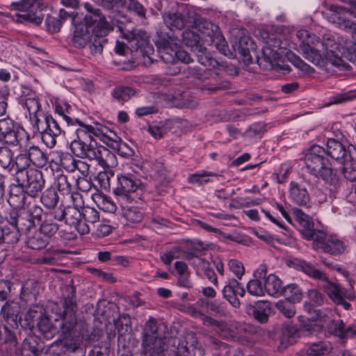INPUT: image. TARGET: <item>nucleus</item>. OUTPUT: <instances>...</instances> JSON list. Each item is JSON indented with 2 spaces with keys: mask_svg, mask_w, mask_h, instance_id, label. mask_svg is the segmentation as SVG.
<instances>
[{
  "mask_svg": "<svg viewBox=\"0 0 356 356\" xmlns=\"http://www.w3.org/2000/svg\"><path fill=\"white\" fill-rule=\"evenodd\" d=\"M75 121L79 124L80 128L76 129L77 139L72 141L70 149L76 156L93 160L98 146L95 143L87 144L84 141L88 138L90 139L92 136L98 138L108 146L113 148L118 147L119 137L107 127L98 122L86 124L78 119Z\"/></svg>",
  "mask_w": 356,
  "mask_h": 356,
  "instance_id": "obj_4",
  "label": "nucleus"
},
{
  "mask_svg": "<svg viewBox=\"0 0 356 356\" xmlns=\"http://www.w3.org/2000/svg\"><path fill=\"white\" fill-rule=\"evenodd\" d=\"M330 345L325 342L313 343L307 348L301 350L298 356H323L330 351Z\"/></svg>",
  "mask_w": 356,
  "mask_h": 356,
  "instance_id": "obj_35",
  "label": "nucleus"
},
{
  "mask_svg": "<svg viewBox=\"0 0 356 356\" xmlns=\"http://www.w3.org/2000/svg\"><path fill=\"white\" fill-rule=\"evenodd\" d=\"M93 160H96L98 164L104 170L113 168L118 165L115 154L104 146H98Z\"/></svg>",
  "mask_w": 356,
  "mask_h": 356,
  "instance_id": "obj_25",
  "label": "nucleus"
},
{
  "mask_svg": "<svg viewBox=\"0 0 356 356\" xmlns=\"http://www.w3.org/2000/svg\"><path fill=\"white\" fill-rule=\"evenodd\" d=\"M24 212L30 221L33 222V227H35L36 223L38 224L42 221L43 211L40 207L29 203L26 210L24 211Z\"/></svg>",
  "mask_w": 356,
  "mask_h": 356,
  "instance_id": "obj_48",
  "label": "nucleus"
},
{
  "mask_svg": "<svg viewBox=\"0 0 356 356\" xmlns=\"http://www.w3.org/2000/svg\"><path fill=\"white\" fill-rule=\"evenodd\" d=\"M350 145L347 149L338 140L330 138L327 141V149L321 146H312L305 156V165L307 172L315 177H321L326 183L335 185L339 177L332 167L328 156L341 163L353 154Z\"/></svg>",
  "mask_w": 356,
  "mask_h": 356,
  "instance_id": "obj_1",
  "label": "nucleus"
},
{
  "mask_svg": "<svg viewBox=\"0 0 356 356\" xmlns=\"http://www.w3.org/2000/svg\"><path fill=\"white\" fill-rule=\"evenodd\" d=\"M184 42L188 46L193 49L196 52L198 62L202 65L207 67H216L219 63L213 59L209 53L207 51V49L199 43L200 37L191 31H184L182 33Z\"/></svg>",
  "mask_w": 356,
  "mask_h": 356,
  "instance_id": "obj_14",
  "label": "nucleus"
},
{
  "mask_svg": "<svg viewBox=\"0 0 356 356\" xmlns=\"http://www.w3.org/2000/svg\"><path fill=\"white\" fill-rule=\"evenodd\" d=\"M168 131L167 123L163 122L150 124L148 127V132L156 139L162 138Z\"/></svg>",
  "mask_w": 356,
  "mask_h": 356,
  "instance_id": "obj_51",
  "label": "nucleus"
},
{
  "mask_svg": "<svg viewBox=\"0 0 356 356\" xmlns=\"http://www.w3.org/2000/svg\"><path fill=\"white\" fill-rule=\"evenodd\" d=\"M0 165L9 170L14 168L13 154L3 143L2 145H0Z\"/></svg>",
  "mask_w": 356,
  "mask_h": 356,
  "instance_id": "obj_43",
  "label": "nucleus"
},
{
  "mask_svg": "<svg viewBox=\"0 0 356 356\" xmlns=\"http://www.w3.org/2000/svg\"><path fill=\"white\" fill-rule=\"evenodd\" d=\"M160 58L167 63H173L176 60L177 44L171 38L166 40L160 38L156 41Z\"/></svg>",
  "mask_w": 356,
  "mask_h": 356,
  "instance_id": "obj_21",
  "label": "nucleus"
},
{
  "mask_svg": "<svg viewBox=\"0 0 356 356\" xmlns=\"http://www.w3.org/2000/svg\"><path fill=\"white\" fill-rule=\"evenodd\" d=\"M272 313V306L269 302L259 301L256 303L253 315L258 321L265 323Z\"/></svg>",
  "mask_w": 356,
  "mask_h": 356,
  "instance_id": "obj_37",
  "label": "nucleus"
},
{
  "mask_svg": "<svg viewBox=\"0 0 356 356\" xmlns=\"http://www.w3.org/2000/svg\"><path fill=\"white\" fill-rule=\"evenodd\" d=\"M293 213L296 220L300 225V231L307 240H314V236L321 231L314 229V222L312 218L298 208L293 209Z\"/></svg>",
  "mask_w": 356,
  "mask_h": 356,
  "instance_id": "obj_18",
  "label": "nucleus"
},
{
  "mask_svg": "<svg viewBox=\"0 0 356 356\" xmlns=\"http://www.w3.org/2000/svg\"><path fill=\"white\" fill-rule=\"evenodd\" d=\"M118 184L114 189V193L120 197L121 201L131 202L134 200L131 194L144 190L142 181L133 175H118Z\"/></svg>",
  "mask_w": 356,
  "mask_h": 356,
  "instance_id": "obj_13",
  "label": "nucleus"
},
{
  "mask_svg": "<svg viewBox=\"0 0 356 356\" xmlns=\"http://www.w3.org/2000/svg\"><path fill=\"white\" fill-rule=\"evenodd\" d=\"M74 25L75 29L72 40V43L76 47L83 48L92 40L90 30L82 23Z\"/></svg>",
  "mask_w": 356,
  "mask_h": 356,
  "instance_id": "obj_27",
  "label": "nucleus"
},
{
  "mask_svg": "<svg viewBox=\"0 0 356 356\" xmlns=\"http://www.w3.org/2000/svg\"><path fill=\"white\" fill-rule=\"evenodd\" d=\"M135 93L136 92L132 88L118 86L113 90L111 95L118 102L123 103L134 96Z\"/></svg>",
  "mask_w": 356,
  "mask_h": 356,
  "instance_id": "obj_41",
  "label": "nucleus"
},
{
  "mask_svg": "<svg viewBox=\"0 0 356 356\" xmlns=\"http://www.w3.org/2000/svg\"><path fill=\"white\" fill-rule=\"evenodd\" d=\"M70 108V106L66 103H58L55 106L56 112L67 123V124H74L75 120H73L68 117L66 113H68V110Z\"/></svg>",
  "mask_w": 356,
  "mask_h": 356,
  "instance_id": "obj_59",
  "label": "nucleus"
},
{
  "mask_svg": "<svg viewBox=\"0 0 356 356\" xmlns=\"http://www.w3.org/2000/svg\"><path fill=\"white\" fill-rule=\"evenodd\" d=\"M289 197L296 204L305 207H310V197L307 189L297 182L290 183Z\"/></svg>",
  "mask_w": 356,
  "mask_h": 356,
  "instance_id": "obj_26",
  "label": "nucleus"
},
{
  "mask_svg": "<svg viewBox=\"0 0 356 356\" xmlns=\"http://www.w3.org/2000/svg\"><path fill=\"white\" fill-rule=\"evenodd\" d=\"M8 222L10 225L16 227L22 233H26L33 227V222L30 221L24 211L20 215H17L16 213H11Z\"/></svg>",
  "mask_w": 356,
  "mask_h": 356,
  "instance_id": "obj_28",
  "label": "nucleus"
},
{
  "mask_svg": "<svg viewBox=\"0 0 356 356\" xmlns=\"http://www.w3.org/2000/svg\"><path fill=\"white\" fill-rule=\"evenodd\" d=\"M92 44L90 45V49L93 54H101L103 49V45L106 42L105 36H97L92 33Z\"/></svg>",
  "mask_w": 356,
  "mask_h": 356,
  "instance_id": "obj_60",
  "label": "nucleus"
},
{
  "mask_svg": "<svg viewBox=\"0 0 356 356\" xmlns=\"http://www.w3.org/2000/svg\"><path fill=\"white\" fill-rule=\"evenodd\" d=\"M275 307L282 315L287 318L293 317L296 312L295 303L285 298L278 300Z\"/></svg>",
  "mask_w": 356,
  "mask_h": 356,
  "instance_id": "obj_40",
  "label": "nucleus"
},
{
  "mask_svg": "<svg viewBox=\"0 0 356 356\" xmlns=\"http://www.w3.org/2000/svg\"><path fill=\"white\" fill-rule=\"evenodd\" d=\"M56 210L63 213L61 221L64 220L67 225L74 227L80 234L89 233L90 226L82 220V211L80 209L60 204Z\"/></svg>",
  "mask_w": 356,
  "mask_h": 356,
  "instance_id": "obj_16",
  "label": "nucleus"
},
{
  "mask_svg": "<svg viewBox=\"0 0 356 356\" xmlns=\"http://www.w3.org/2000/svg\"><path fill=\"white\" fill-rule=\"evenodd\" d=\"M38 326L40 331L47 335L49 333H54L57 329L51 325L49 318L42 314L38 321Z\"/></svg>",
  "mask_w": 356,
  "mask_h": 356,
  "instance_id": "obj_58",
  "label": "nucleus"
},
{
  "mask_svg": "<svg viewBox=\"0 0 356 356\" xmlns=\"http://www.w3.org/2000/svg\"><path fill=\"white\" fill-rule=\"evenodd\" d=\"M84 7L87 11L82 23L91 29L92 33L97 36H106L113 29L112 26L105 20L104 16L98 8H94L91 4L86 3Z\"/></svg>",
  "mask_w": 356,
  "mask_h": 356,
  "instance_id": "obj_10",
  "label": "nucleus"
},
{
  "mask_svg": "<svg viewBox=\"0 0 356 356\" xmlns=\"http://www.w3.org/2000/svg\"><path fill=\"white\" fill-rule=\"evenodd\" d=\"M195 23L197 30L205 37L212 35L213 31H216L218 26L213 24L209 21L202 19Z\"/></svg>",
  "mask_w": 356,
  "mask_h": 356,
  "instance_id": "obj_54",
  "label": "nucleus"
},
{
  "mask_svg": "<svg viewBox=\"0 0 356 356\" xmlns=\"http://www.w3.org/2000/svg\"><path fill=\"white\" fill-rule=\"evenodd\" d=\"M307 296L309 301L305 302L304 307L308 312H310L312 307H318L323 305V298L318 290L314 289L308 290Z\"/></svg>",
  "mask_w": 356,
  "mask_h": 356,
  "instance_id": "obj_44",
  "label": "nucleus"
},
{
  "mask_svg": "<svg viewBox=\"0 0 356 356\" xmlns=\"http://www.w3.org/2000/svg\"><path fill=\"white\" fill-rule=\"evenodd\" d=\"M265 291L269 296H281L282 293V282L280 279L274 274H270L268 276L266 275V278H264Z\"/></svg>",
  "mask_w": 356,
  "mask_h": 356,
  "instance_id": "obj_31",
  "label": "nucleus"
},
{
  "mask_svg": "<svg viewBox=\"0 0 356 356\" xmlns=\"http://www.w3.org/2000/svg\"><path fill=\"white\" fill-rule=\"evenodd\" d=\"M350 5V9L331 5L323 15L330 22L337 24L338 27L350 34L354 45L350 49L347 48L346 51L343 50L342 54L343 57L356 64V23L346 17L348 14L356 17V0L351 1Z\"/></svg>",
  "mask_w": 356,
  "mask_h": 356,
  "instance_id": "obj_5",
  "label": "nucleus"
},
{
  "mask_svg": "<svg viewBox=\"0 0 356 356\" xmlns=\"http://www.w3.org/2000/svg\"><path fill=\"white\" fill-rule=\"evenodd\" d=\"M118 29L122 33V37L130 44L131 51L140 50L145 63H153L151 55L154 53V48L149 44V37L145 31L138 29L124 31L120 26Z\"/></svg>",
  "mask_w": 356,
  "mask_h": 356,
  "instance_id": "obj_8",
  "label": "nucleus"
},
{
  "mask_svg": "<svg viewBox=\"0 0 356 356\" xmlns=\"http://www.w3.org/2000/svg\"><path fill=\"white\" fill-rule=\"evenodd\" d=\"M41 202L48 209H56L55 207L59 202V197L54 188L46 189L41 195Z\"/></svg>",
  "mask_w": 356,
  "mask_h": 356,
  "instance_id": "obj_39",
  "label": "nucleus"
},
{
  "mask_svg": "<svg viewBox=\"0 0 356 356\" xmlns=\"http://www.w3.org/2000/svg\"><path fill=\"white\" fill-rule=\"evenodd\" d=\"M266 43H268V41H266ZM262 54L264 59L270 63L275 61L279 58L277 51L275 49H272L268 44H266L265 46L262 47Z\"/></svg>",
  "mask_w": 356,
  "mask_h": 356,
  "instance_id": "obj_64",
  "label": "nucleus"
},
{
  "mask_svg": "<svg viewBox=\"0 0 356 356\" xmlns=\"http://www.w3.org/2000/svg\"><path fill=\"white\" fill-rule=\"evenodd\" d=\"M47 241L43 238L40 234H35L29 238L27 242L28 246L33 250H40L46 247Z\"/></svg>",
  "mask_w": 356,
  "mask_h": 356,
  "instance_id": "obj_61",
  "label": "nucleus"
},
{
  "mask_svg": "<svg viewBox=\"0 0 356 356\" xmlns=\"http://www.w3.org/2000/svg\"><path fill=\"white\" fill-rule=\"evenodd\" d=\"M17 306L14 308L10 304L6 303L1 308L0 315L11 325H17Z\"/></svg>",
  "mask_w": 356,
  "mask_h": 356,
  "instance_id": "obj_45",
  "label": "nucleus"
},
{
  "mask_svg": "<svg viewBox=\"0 0 356 356\" xmlns=\"http://www.w3.org/2000/svg\"><path fill=\"white\" fill-rule=\"evenodd\" d=\"M289 60L298 69L305 73L309 74L314 71L313 68L305 63L299 56L293 53L288 54Z\"/></svg>",
  "mask_w": 356,
  "mask_h": 356,
  "instance_id": "obj_55",
  "label": "nucleus"
},
{
  "mask_svg": "<svg viewBox=\"0 0 356 356\" xmlns=\"http://www.w3.org/2000/svg\"><path fill=\"white\" fill-rule=\"evenodd\" d=\"M223 297L234 307H238L240 302L238 296L243 297L245 290L236 279H230L222 290Z\"/></svg>",
  "mask_w": 356,
  "mask_h": 356,
  "instance_id": "obj_22",
  "label": "nucleus"
},
{
  "mask_svg": "<svg viewBox=\"0 0 356 356\" xmlns=\"http://www.w3.org/2000/svg\"><path fill=\"white\" fill-rule=\"evenodd\" d=\"M94 201L100 209L106 212L114 213L116 211L115 204L104 195H97Z\"/></svg>",
  "mask_w": 356,
  "mask_h": 356,
  "instance_id": "obj_50",
  "label": "nucleus"
},
{
  "mask_svg": "<svg viewBox=\"0 0 356 356\" xmlns=\"http://www.w3.org/2000/svg\"><path fill=\"white\" fill-rule=\"evenodd\" d=\"M267 268L261 265L254 273V279L250 280L247 284L248 292L255 296H262L265 293V287L263 285L264 278H266Z\"/></svg>",
  "mask_w": 356,
  "mask_h": 356,
  "instance_id": "obj_24",
  "label": "nucleus"
},
{
  "mask_svg": "<svg viewBox=\"0 0 356 356\" xmlns=\"http://www.w3.org/2000/svg\"><path fill=\"white\" fill-rule=\"evenodd\" d=\"M281 295L295 304L300 302L302 299V289L296 284H290L284 286Z\"/></svg>",
  "mask_w": 356,
  "mask_h": 356,
  "instance_id": "obj_38",
  "label": "nucleus"
},
{
  "mask_svg": "<svg viewBox=\"0 0 356 356\" xmlns=\"http://www.w3.org/2000/svg\"><path fill=\"white\" fill-rule=\"evenodd\" d=\"M42 7V0H20L10 4L11 10L16 12L15 20L17 22H30L37 25L42 22L40 15Z\"/></svg>",
  "mask_w": 356,
  "mask_h": 356,
  "instance_id": "obj_7",
  "label": "nucleus"
},
{
  "mask_svg": "<svg viewBox=\"0 0 356 356\" xmlns=\"http://www.w3.org/2000/svg\"><path fill=\"white\" fill-rule=\"evenodd\" d=\"M195 350L201 355H204V350L199 345L195 336L193 334H188L178 344L173 356H194Z\"/></svg>",
  "mask_w": 356,
  "mask_h": 356,
  "instance_id": "obj_19",
  "label": "nucleus"
},
{
  "mask_svg": "<svg viewBox=\"0 0 356 356\" xmlns=\"http://www.w3.org/2000/svg\"><path fill=\"white\" fill-rule=\"evenodd\" d=\"M120 8H124L128 11L134 12L141 17H145L146 10L145 8L136 0H123V3Z\"/></svg>",
  "mask_w": 356,
  "mask_h": 356,
  "instance_id": "obj_49",
  "label": "nucleus"
},
{
  "mask_svg": "<svg viewBox=\"0 0 356 356\" xmlns=\"http://www.w3.org/2000/svg\"><path fill=\"white\" fill-rule=\"evenodd\" d=\"M287 265L296 270L305 273L308 276L318 280L325 279V274L316 268L315 265L305 260L297 258L292 259L287 261Z\"/></svg>",
  "mask_w": 356,
  "mask_h": 356,
  "instance_id": "obj_23",
  "label": "nucleus"
},
{
  "mask_svg": "<svg viewBox=\"0 0 356 356\" xmlns=\"http://www.w3.org/2000/svg\"><path fill=\"white\" fill-rule=\"evenodd\" d=\"M353 154L349 155L348 159L341 162L343 163V174L344 177L350 181H356V149L354 146L350 147Z\"/></svg>",
  "mask_w": 356,
  "mask_h": 356,
  "instance_id": "obj_29",
  "label": "nucleus"
},
{
  "mask_svg": "<svg viewBox=\"0 0 356 356\" xmlns=\"http://www.w3.org/2000/svg\"><path fill=\"white\" fill-rule=\"evenodd\" d=\"M22 101H24V106L29 112V119L33 126L40 120L42 113L39 99L35 96H33L27 97L24 100L22 99Z\"/></svg>",
  "mask_w": 356,
  "mask_h": 356,
  "instance_id": "obj_30",
  "label": "nucleus"
},
{
  "mask_svg": "<svg viewBox=\"0 0 356 356\" xmlns=\"http://www.w3.org/2000/svg\"><path fill=\"white\" fill-rule=\"evenodd\" d=\"M209 40L208 42L213 44L217 49H218L222 54H226L227 51V42L222 35L219 31V28H217L216 31H213L212 35L208 37ZM207 41V39L205 38Z\"/></svg>",
  "mask_w": 356,
  "mask_h": 356,
  "instance_id": "obj_47",
  "label": "nucleus"
},
{
  "mask_svg": "<svg viewBox=\"0 0 356 356\" xmlns=\"http://www.w3.org/2000/svg\"><path fill=\"white\" fill-rule=\"evenodd\" d=\"M61 216L63 213L60 211H56V209L44 213V218L40 227V233L47 237L54 236L59 229L55 220L61 222Z\"/></svg>",
  "mask_w": 356,
  "mask_h": 356,
  "instance_id": "obj_20",
  "label": "nucleus"
},
{
  "mask_svg": "<svg viewBox=\"0 0 356 356\" xmlns=\"http://www.w3.org/2000/svg\"><path fill=\"white\" fill-rule=\"evenodd\" d=\"M8 202L13 207L24 208L26 205V195L24 191H21L18 194L11 192Z\"/></svg>",
  "mask_w": 356,
  "mask_h": 356,
  "instance_id": "obj_57",
  "label": "nucleus"
},
{
  "mask_svg": "<svg viewBox=\"0 0 356 356\" xmlns=\"http://www.w3.org/2000/svg\"><path fill=\"white\" fill-rule=\"evenodd\" d=\"M296 36L300 41V53L305 59L314 65H321L325 59L339 70L350 69V65L337 53L340 52L341 49L334 38L325 35L323 40H321L306 30L298 31Z\"/></svg>",
  "mask_w": 356,
  "mask_h": 356,
  "instance_id": "obj_3",
  "label": "nucleus"
},
{
  "mask_svg": "<svg viewBox=\"0 0 356 356\" xmlns=\"http://www.w3.org/2000/svg\"><path fill=\"white\" fill-rule=\"evenodd\" d=\"M82 211V220L86 224L94 225L99 220V212L94 208L86 207H83Z\"/></svg>",
  "mask_w": 356,
  "mask_h": 356,
  "instance_id": "obj_52",
  "label": "nucleus"
},
{
  "mask_svg": "<svg viewBox=\"0 0 356 356\" xmlns=\"http://www.w3.org/2000/svg\"><path fill=\"white\" fill-rule=\"evenodd\" d=\"M25 146H26L28 152L27 155L29 156L31 163L33 165L38 168H42L47 164V156L38 146L29 144L25 145Z\"/></svg>",
  "mask_w": 356,
  "mask_h": 356,
  "instance_id": "obj_33",
  "label": "nucleus"
},
{
  "mask_svg": "<svg viewBox=\"0 0 356 356\" xmlns=\"http://www.w3.org/2000/svg\"><path fill=\"white\" fill-rule=\"evenodd\" d=\"M192 265L197 268V270H202L207 278L215 286H218V279L213 270L210 267L209 263L199 257H193Z\"/></svg>",
  "mask_w": 356,
  "mask_h": 356,
  "instance_id": "obj_32",
  "label": "nucleus"
},
{
  "mask_svg": "<svg viewBox=\"0 0 356 356\" xmlns=\"http://www.w3.org/2000/svg\"><path fill=\"white\" fill-rule=\"evenodd\" d=\"M322 287L324 291L330 298L337 305H341L345 309L348 310L350 307V304L346 300H351L355 298L352 291H347L344 288L336 283L327 280L325 276V280H322Z\"/></svg>",
  "mask_w": 356,
  "mask_h": 356,
  "instance_id": "obj_15",
  "label": "nucleus"
},
{
  "mask_svg": "<svg viewBox=\"0 0 356 356\" xmlns=\"http://www.w3.org/2000/svg\"><path fill=\"white\" fill-rule=\"evenodd\" d=\"M228 266L236 278L241 280L245 273L244 266L242 262L236 259H230L228 262Z\"/></svg>",
  "mask_w": 356,
  "mask_h": 356,
  "instance_id": "obj_62",
  "label": "nucleus"
},
{
  "mask_svg": "<svg viewBox=\"0 0 356 356\" xmlns=\"http://www.w3.org/2000/svg\"><path fill=\"white\" fill-rule=\"evenodd\" d=\"M75 289L73 286L67 285L63 292L62 307L55 305L53 310L57 316L56 322L58 324L56 331L63 340L80 342L90 340L89 325L76 316L77 304L74 298Z\"/></svg>",
  "mask_w": 356,
  "mask_h": 356,
  "instance_id": "obj_2",
  "label": "nucleus"
},
{
  "mask_svg": "<svg viewBox=\"0 0 356 356\" xmlns=\"http://www.w3.org/2000/svg\"><path fill=\"white\" fill-rule=\"evenodd\" d=\"M214 176H216L215 173L202 170L189 175L188 181L191 184L202 186L211 181V177Z\"/></svg>",
  "mask_w": 356,
  "mask_h": 356,
  "instance_id": "obj_46",
  "label": "nucleus"
},
{
  "mask_svg": "<svg viewBox=\"0 0 356 356\" xmlns=\"http://www.w3.org/2000/svg\"><path fill=\"white\" fill-rule=\"evenodd\" d=\"M157 322L150 317L145 323L143 332V353L145 356H165L166 346L161 338L157 337Z\"/></svg>",
  "mask_w": 356,
  "mask_h": 356,
  "instance_id": "obj_6",
  "label": "nucleus"
},
{
  "mask_svg": "<svg viewBox=\"0 0 356 356\" xmlns=\"http://www.w3.org/2000/svg\"><path fill=\"white\" fill-rule=\"evenodd\" d=\"M235 34V44L234 48L243 58L245 62L252 63V58L250 51L254 49V44L252 40L245 33L243 29H236L234 31Z\"/></svg>",
  "mask_w": 356,
  "mask_h": 356,
  "instance_id": "obj_17",
  "label": "nucleus"
},
{
  "mask_svg": "<svg viewBox=\"0 0 356 356\" xmlns=\"http://www.w3.org/2000/svg\"><path fill=\"white\" fill-rule=\"evenodd\" d=\"M166 26L170 30H181L186 25V21L179 13H168L163 15Z\"/></svg>",
  "mask_w": 356,
  "mask_h": 356,
  "instance_id": "obj_34",
  "label": "nucleus"
},
{
  "mask_svg": "<svg viewBox=\"0 0 356 356\" xmlns=\"http://www.w3.org/2000/svg\"><path fill=\"white\" fill-rule=\"evenodd\" d=\"M16 180L31 197L38 195L45 183L42 172L35 168H31L27 171H16Z\"/></svg>",
  "mask_w": 356,
  "mask_h": 356,
  "instance_id": "obj_9",
  "label": "nucleus"
},
{
  "mask_svg": "<svg viewBox=\"0 0 356 356\" xmlns=\"http://www.w3.org/2000/svg\"><path fill=\"white\" fill-rule=\"evenodd\" d=\"M76 159L69 154H63L60 157V165L66 170L74 172V165Z\"/></svg>",
  "mask_w": 356,
  "mask_h": 356,
  "instance_id": "obj_63",
  "label": "nucleus"
},
{
  "mask_svg": "<svg viewBox=\"0 0 356 356\" xmlns=\"http://www.w3.org/2000/svg\"><path fill=\"white\" fill-rule=\"evenodd\" d=\"M1 243L13 244L18 241L20 236V232L16 227L10 225V227L2 228Z\"/></svg>",
  "mask_w": 356,
  "mask_h": 356,
  "instance_id": "obj_42",
  "label": "nucleus"
},
{
  "mask_svg": "<svg viewBox=\"0 0 356 356\" xmlns=\"http://www.w3.org/2000/svg\"><path fill=\"white\" fill-rule=\"evenodd\" d=\"M27 154L28 152L25 144L19 143V152L16 156L15 160H13L14 167H16L17 171H27L30 169L29 167L31 163Z\"/></svg>",
  "mask_w": 356,
  "mask_h": 356,
  "instance_id": "obj_36",
  "label": "nucleus"
},
{
  "mask_svg": "<svg viewBox=\"0 0 356 356\" xmlns=\"http://www.w3.org/2000/svg\"><path fill=\"white\" fill-rule=\"evenodd\" d=\"M124 209L123 215L124 218L129 222L137 223L142 220L143 213L137 207H127L122 206Z\"/></svg>",
  "mask_w": 356,
  "mask_h": 356,
  "instance_id": "obj_53",
  "label": "nucleus"
},
{
  "mask_svg": "<svg viewBox=\"0 0 356 356\" xmlns=\"http://www.w3.org/2000/svg\"><path fill=\"white\" fill-rule=\"evenodd\" d=\"M56 186L58 191L63 195H69L72 191V186L67 177L65 175H60L57 177Z\"/></svg>",
  "mask_w": 356,
  "mask_h": 356,
  "instance_id": "obj_56",
  "label": "nucleus"
},
{
  "mask_svg": "<svg viewBox=\"0 0 356 356\" xmlns=\"http://www.w3.org/2000/svg\"><path fill=\"white\" fill-rule=\"evenodd\" d=\"M313 245L316 250L334 256L344 254L348 249V245L337 236L327 235L323 232L316 234Z\"/></svg>",
  "mask_w": 356,
  "mask_h": 356,
  "instance_id": "obj_11",
  "label": "nucleus"
},
{
  "mask_svg": "<svg viewBox=\"0 0 356 356\" xmlns=\"http://www.w3.org/2000/svg\"><path fill=\"white\" fill-rule=\"evenodd\" d=\"M34 129L41 134L42 140L49 148L56 144V137L62 133L58 122L50 115H44L34 125Z\"/></svg>",
  "mask_w": 356,
  "mask_h": 356,
  "instance_id": "obj_12",
  "label": "nucleus"
}]
</instances>
